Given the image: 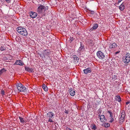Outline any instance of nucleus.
Wrapping results in <instances>:
<instances>
[{
    "label": "nucleus",
    "mask_w": 130,
    "mask_h": 130,
    "mask_svg": "<svg viewBox=\"0 0 130 130\" xmlns=\"http://www.w3.org/2000/svg\"><path fill=\"white\" fill-rule=\"evenodd\" d=\"M18 32L21 35L24 36H27L28 35L26 29L22 27H18L17 28Z\"/></svg>",
    "instance_id": "obj_1"
},
{
    "label": "nucleus",
    "mask_w": 130,
    "mask_h": 130,
    "mask_svg": "<svg viewBox=\"0 0 130 130\" xmlns=\"http://www.w3.org/2000/svg\"><path fill=\"white\" fill-rule=\"evenodd\" d=\"M51 52L49 50H45L43 51L42 53L40 54V56L42 57H43L46 58H50L51 57L50 55L51 54Z\"/></svg>",
    "instance_id": "obj_2"
},
{
    "label": "nucleus",
    "mask_w": 130,
    "mask_h": 130,
    "mask_svg": "<svg viewBox=\"0 0 130 130\" xmlns=\"http://www.w3.org/2000/svg\"><path fill=\"white\" fill-rule=\"evenodd\" d=\"M17 87L18 90L20 92H24L27 90L25 87L20 83H18L17 84Z\"/></svg>",
    "instance_id": "obj_3"
},
{
    "label": "nucleus",
    "mask_w": 130,
    "mask_h": 130,
    "mask_svg": "<svg viewBox=\"0 0 130 130\" xmlns=\"http://www.w3.org/2000/svg\"><path fill=\"white\" fill-rule=\"evenodd\" d=\"M123 61L125 63H127L130 61V54L127 53L123 57Z\"/></svg>",
    "instance_id": "obj_4"
},
{
    "label": "nucleus",
    "mask_w": 130,
    "mask_h": 130,
    "mask_svg": "<svg viewBox=\"0 0 130 130\" xmlns=\"http://www.w3.org/2000/svg\"><path fill=\"white\" fill-rule=\"evenodd\" d=\"M47 117L49 118L48 119V122H53L54 121L52 120L53 117L55 116V114L52 112L50 111L47 113Z\"/></svg>",
    "instance_id": "obj_5"
},
{
    "label": "nucleus",
    "mask_w": 130,
    "mask_h": 130,
    "mask_svg": "<svg viewBox=\"0 0 130 130\" xmlns=\"http://www.w3.org/2000/svg\"><path fill=\"white\" fill-rule=\"evenodd\" d=\"M97 56L100 59L103 60L104 59L105 56L104 54L101 51H98L97 52Z\"/></svg>",
    "instance_id": "obj_6"
},
{
    "label": "nucleus",
    "mask_w": 130,
    "mask_h": 130,
    "mask_svg": "<svg viewBox=\"0 0 130 130\" xmlns=\"http://www.w3.org/2000/svg\"><path fill=\"white\" fill-rule=\"evenodd\" d=\"M100 121L103 123H102L101 125L104 127L106 126V119L105 118V117L104 115H101L100 117Z\"/></svg>",
    "instance_id": "obj_7"
},
{
    "label": "nucleus",
    "mask_w": 130,
    "mask_h": 130,
    "mask_svg": "<svg viewBox=\"0 0 130 130\" xmlns=\"http://www.w3.org/2000/svg\"><path fill=\"white\" fill-rule=\"evenodd\" d=\"M106 114L107 116H108L109 117H111L110 118L111 120L110 121V122H112L114 121V119L112 112L109 110H108Z\"/></svg>",
    "instance_id": "obj_8"
},
{
    "label": "nucleus",
    "mask_w": 130,
    "mask_h": 130,
    "mask_svg": "<svg viewBox=\"0 0 130 130\" xmlns=\"http://www.w3.org/2000/svg\"><path fill=\"white\" fill-rule=\"evenodd\" d=\"M46 8L44 6L41 5L39 6L37 9V11L38 12L40 13H41L42 11H45Z\"/></svg>",
    "instance_id": "obj_9"
},
{
    "label": "nucleus",
    "mask_w": 130,
    "mask_h": 130,
    "mask_svg": "<svg viewBox=\"0 0 130 130\" xmlns=\"http://www.w3.org/2000/svg\"><path fill=\"white\" fill-rule=\"evenodd\" d=\"M72 58V59L73 62L75 64L77 63L79 60L78 58L76 55H73Z\"/></svg>",
    "instance_id": "obj_10"
},
{
    "label": "nucleus",
    "mask_w": 130,
    "mask_h": 130,
    "mask_svg": "<svg viewBox=\"0 0 130 130\" xmlns=\"http://www.w3.org/2000/svg\"><path fill=\"white\" fill-rule=\"evenodd\" d=\"M121 117L119 119L120 121L123 122L124 121V120L125 117V114L124 111L123 110L121 112Z\"/></svg>",
    "instance_id": "obj_11"
},
{
    "label": "nucleus",
    "mask_w": 130,
    "mask_h": 130,
    "mask_svg": "<svg viewBox=\"0 0 130 130\" xmlns=\"http://www.w3.org/2000/svg\"><path fill=\"white\" fill-rule=\"evenodd\" d=\"M85 50L84 46L82 44H80V46L78 50V52L80 53L83 52Z\"/></svg>",
    "instance_id": "obj_12"
},
{
    "label": "nucleus",
    "mask_w": 130,
    "mask_h": 130,
    "mask_svg": "<svg viewBox=\"0 0 130 130\" xmlns=\"http://www.w3.org/2000/svg\"><path fill=\"white\" fill-rule=\"evenodd\" d=\"M25 70L29 73L34 72L33 69L27 66H25Z\"/></svg>",
    "instance_id": "obj_13"
},
{
    "label": "nucleus",
    "mask_w": 130,
    "mask_h": 130,
    "mask_svg": "<svg viewBox=\"0 0 130 130\" xmlns=\"http://www.w3.org/2000/svg\"><path fill=\"white\" fill-rule=\"evenodd\" d=\"M91 69L90 68H87L86 69H84L83 71L85 74H87L88 73L91 72Z\"/></svg>",
    "instance_id": "obj_14"
},
{
    "label": "nucleus",
    "mask_w": 130,
    "mask_h": 130,
    "mask_svg": "<svg viewBox=\"0 0 130 130\" xmlns=\"http://www.w3.org/2000/svg\"><path fill=\"white\" fill-rule=\"evenodd\" d=\"M37 13L34 12H31L30 13V17L32 18H34L37 16Z\"/></svg>",
    "instance_id": "obj_15"
},
{
    "label": "nucleus",
    "mask_w": 130,
    "mask_h": 130,
    "mask_svg": "<svg viewBox=\"0 0 130 130\" xmlns=\"http://www.w3.org/2000/svg\"><path fill=\"white\" fill-rule=\"evenodd\" d=\"M18 65L20 66H23L24 63L22 62V61L21 60H17L14 64Z\"/></svg>",
    "instance_id": "obj_16"
},
{
    "label": "nucleus",
    "mask_w": 130,
    "mask_h": 130,
    "mask_svg": "<svg viewBox=\"0 0 130 130\" xmlns=\"http://www.w3.org/2000/svg\"><path fill=\"white\" fill-rule=\"evenodd\" d=\"M125 3L123 2L119 7V9L121 11L123 10L124 9Z\"/></svg>",
    "instance_id": "obj_17"
},
{
    "label": "nucleus",
    "mask_w": 130,
    "mask_h": 130,
    "mask_svg": "<svg viewBox=\"0 0 130 130\" xmlns=\"http://www.w3.org/2000/svg\"><path fill=\"white\" fill-rule=\"evenodd\" d=\"M19 118L20 120V122L22 124H24V123L26 122V121H25L24 118L20 117H19Z\"/></svg>",
    "instance_id": "obj_18"
},
{
    "label": "nucleus",
    "mask_w": 130,
    "mask_h": 130,
    "mask_svg": "<svg viewBox=\"0 0 130 130\" xmlns=\"http://www.w3.org/2000/svg\"><path fill=\"white\" fill-rule=\"evenodd\" d=\"M71 88H70L69 90V92H70V95L72 96H73L75 94V92L73 90H72Z\"/></svg>",
    "instance_id": "obj_19"
},
{
    "label": "nucleus",
    "mask_w": 130,
    "mask_h": 130,
    "mask_svg": "<svg viewBox=\"0 0 130 130\" xmlns=\"http://www.w3.org/2000/svg\"><path fill=\"white\" fill-rule=\"evenodd\" d=\"M42 87L45 91L47 92L48 91V88L47 86L44 84L42 85Z\"/></svg>",
    "instance_id": "obj_20"
},
{
    "label": "nucleus",
    "mask_w": 130,
    "mask_h": 130,
    "mask_svg": "<svg viewBox=\"0 0 130 130\" xmlns=\"http://www.w3.org/2000/svg\"><path fill=\"white\" fill-rule=\"evenodd\" d=\"M90 126L91 129L94 130H95L97 128L96 126L94 124H91Z\"/></svg>",
    "instance_id": "obj_21"
},
{
    "label": "nucleus",
    "mask_w": 130,
    "mask_h": 130,
    "mask_svg": "<svg viewBox=\"0 0 130 130\" xmlns=\"http://www.w3.org/2000/svg\"><path fill=\"white\" fill-rule=\"evenodd\" d=\"M6 71V70L4 68L0 70V75H2L3 73L5 72Z\"/></svg>",
    "instance_id": "obj_22"
},
{
    "label": "nucleus",
    "mask_w": 130,
    "mask_h": 130,
    "mask_svg": "<svg viewBox=\"0 0 130 130\" xmlns=\"http://www.w3.org/2000/svg\"><path fill=\"white\" fill-rule=\"evenodd\" d=\"M116 100L118 101L119 102L121 101V98L120 96H116Z\"/></svg>",
    "instance_id": "obj_23"
},
{
    "label": "nucleus",
    "mask_w": 130,
    "mask_h": 130,
    "mask_svg": "<svg viewBox=\"0 0 130 130\" xmlns=\"http://www.w3.org/2000/svg\"><path fill=\"white\" fill-rule=\"evenodd\" d=\"M117 45L116 43H113L111 45V48H112L116 47H117Z\"/></svg>",
    "instance_id": "obj_24"
},
{
    "label": "nucleus",
    "mask_w": 130,
    "mask_h": 130,
    "mask_svg": "<svg viewBox=\"0 0 130 130\" xmlns=\"http://www.w3.org/2000/svg\"><path fill=\"white\" fill-rule=\"evenodd\" d=\"M98 27V25L97 24H95L92 27V29L93 30L96 29Z\"/></svg>",
    "instance_id": "obj_25"
},
{
    "label": "nucleus",
    "mask_w": 130,
    "mask_h": 130,
    "mask_svg": "<svg viewBox=\"0 0 130 130\" xmlns=\"http://www.w3.org/2000/svg\"><path fill=\"white\" fill-rule=\"evenodd\" d=\"M0 50L1 51H3L5 50V47L4 46H2L0 48Z\"/></svg>",
    "instance_id": "obj_26"
},
{
    "label": "nucleus",
    "mask_w": 130,
    "mask_h": 130,
    "mask_svg": "<svg viewBox=\"0 0 130 130\" xmlns=\"http://www.w3.org/2000/svg\"><path fill=\"white\" fill-rule=\"evenodd\" d=\"M110 118H111V117H107V120L108 121V122H109L112 123V122H110V120H111V119Z\"/></svg>",
    "instance_id": "obj_27"
},
{
    "label": "nucleus",
    "mask_w": 130,
    "mask_h": 130,
    "mask_svg": "<svg viewBox=\"0 0 130 130\" xmlns=\"http://www.w3.org/2000/svg\"><path fill=\"white\" fill-rule=\"evenodd\" d=\"M1 93L2 95V96L4 95L5 94L4 91L3 90H1Z\"/></svg>",
    "instance_id": "obj_28"
},
{
    "label": "nucleus",
    "mask_w": 130,
    "mask_h": 130,
    "mask_svg": "<svg viewBox=\"0 0 130 130\" xmlns=\"http://www.w3.org/2000/svg\"><path fill=\"white\" fill-rule=\"evenodd\" d=\"M112 76L113 79H116L117 76L116 75H112Z\"/></svg>",
    "instance_id": "obj_29"
},
{
    "label": "nucleus",
    "mask_w": 130,
    "mask_h": 130,
    "mask_svg": "<svg viewBox=\"0 0 130 130\" xmlns=\"http://www.w3.org/2000/svg\"><path fill=\"white\" fill-rule=\"evenodd\" d=\"M89 10L90 11V13L91 14H94L95 13V12H94V11H92V10Z\"/></svg>",
    "instance_id": "obj_30"
},
{
    "label": "nucleus",
    "mask_w": 130,
    "mask_h": 130,
    "mask_svg": "<svg viewBox=\"0 0 130 130\" xmlns=\"http://www.w3.org/2000/svg\"><path fill=\"white\" fill-rule=\"evenodd\" d=\"M110 126V124L108 123H106V127H108Z\"/></svg>",
    "instance_id": "obj_31"
},
{
    "label": "nucleus",
    "mask_w": 130,
    "mask_h": 130,
    "mask_svg": "<svg viewBox=\"0 0 130 130\" xmlns=\"http://www.w3.org/2000/svg\"><path fill=\"white\" fill-rule=\"evenodd\" d=\"M5 1L8 3H9L11 2V0H6Z\"/></svg>",
    "instance_id": "obj_32"
},
{
    "label": "nucleus",
    "mask_w": 130,
    "mask_h": 130,
    "mask_svg": "<svg viewBox=\"0 0 130 130\" xmlns=\"http://www.w3.org/2000/svg\"><path fill=\"white\" fill-rule=\"evenodd\" d=\"M90 43H91V44L92 45L94 43L93 42V41H92V40H90Z\"/></svg>",
    "instance_id": "obj_33"
},
{
    "label": "nucleus",
    "mask_w": 130,
    "mask_h": 130,
    "mask_svg": "<svg viewBox=\"0 0 130 130\" xmlns=\"http://www.w3.org/2000/svg\"><path fill=\"white\" fill-rule=\"evenodd\" d=\"M111 44H110V45L109 44L108 45H107V46H109V49L110 48L111 49Z\"/></svg>",
    "instance_id": "obj_34"
},
{
    "label": "nucleus",
    "mask_w": 130,
    "mask_h": 130,
    "mask_svg": "<svg viewBox=\"0 0 130 130\" xmlns=\"http://www.w3.org/2000/svg\"><path fill=\"white\" fill-rule=\"evenodd\" d=\"M65 112L66 114H68L69 112V111L68 110H65Z\"/></svg>",
    "instance_id": "obj_35"
},
{
    "label": "nucleus",
    "mask_w": 130,
    "mask_h": 130,
    "mask_svg": "<svg viewBox=\"0 0 130 130\" xmlns=\"http://www.w3.org/2000/svg\"><path fill=\"white\" fill-rule=\"evenodd\" d=\"M120 52V51H117V52H116L115 53V55H116V54L119 53Z\"/></svg>",
    "instance_id": "obj_36"
},
{
    "label": "nucleus",
    "mask_w": 130,
    "mask_h": 130,
    "mask_svg": "<svg viewBox=\"0 0 130 130\" xmlns=\"http://www.w3.org/2000/svg\"><path fill=\"white\" fill-rule=\"evenodd\" d=\"M66 130H72V129L68 128V127H67L66 128Z\"/></svg>",
    "instance_id": "obj_37"
},
{
    "label": "nucleus",
    "mask_w": 130,
    "mask_h": 130,
    "mask_svg": "<svg viewBox=\"0 0 130 130\" xmlns=\"http://www.w3.org/2000/svg\"><path fill=\"white\" fill-rule=\"evenodd\" d=\"M130 103V102L129 101H128V102H126V105H127L128 104H129Z\"/></svg>",
    "instance_id": "obj_38"
},
{
    "label": "nucleus",
    "mask_w": 130,
    "mask_h": 130,
    "mask_svg": "<svg viewBox=\"0 0 130 130\" xmlns=\"http://www.w3.org/2000/svg\"><path fill=\"white\" fill-rule=\"evenodd\" d=\"M70 38V40H71V41H72L73 40V39L72 38Z\"/></svg>",
    "instance_id": "obj_39"
}]
</instances>
